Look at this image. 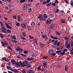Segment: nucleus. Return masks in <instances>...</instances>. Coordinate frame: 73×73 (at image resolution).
<instances>
[{"label": "nucleus", "mask_w": 73, "mask_h": 73, "mask_svg": "<svg viewBox=\"0 0 73 73\" xmlns=\"http://www.w3.org/2000/svg\"><path fill=\"white\" fill-rule=\"evenodd\" d=\"M1 31L3 33H5L6 34H7L8 33V31L6 30V29L4 27H3L1 29Z\"/></svg>", "instance_id": "obj_1"}, {"label": "nucleus", "mask_w": 73, "mask_h": 73, "mask_svg": "<svg viewBox=\"0 0 73 73\" xmlns=\"http://www.w3.org/2000/svg\"><path fill=\"white\" fill-rule=\"evenodd\" d=\"M1 43L4 46H8V45H9V44H8V43L7 42V41H4L3 42V41L2 40H1Z\"/></svg>", "instance_id": "obj_2"}, {"label": "nucleus", "mask_w": 73, "mask_h": 73, "mask_svg": "<svg viewBox=\"0 0 73 73\" xmlns=\"http://www.w3.org/2000/svg\"><path fill=\"white\" fill-rule=\"evenodd\" d=\"M42 15L40 14L38 17V19H39L40 21H42V20H44L43 17H42Z\"/></svg>", "instance_id": "obj_3"}, {"label": "nucleus", "mask_w": 73, "mask_h": 73, "mask_svg": "<svg viewBox=\"0 0 73 73\" xmlns=\"http://www.w3.org/2000/svg\"><path fill=\"white\" fill-rule=\"evenodd\" d=\"M52 22V20H50V19H48L46 22V24H50V23Z\"/></svg>", "instance_id": "obj_4"}, {"label": "nucleus", "mask_w": 73, "mask_h": 73, "mask_svg": "<svg viewBox=\"0 0 73 73\" xmlns=\"http://www.w3.org/2000/svg\"><path fill=\"white\" fill-rule=\"evenodd\" d=\"M11 70L13 71V72H14L15 73H19V70H17V69H11Z\"/></svg>", "instance_id": "obj_5"}, {"label": "nucleus", "mask_w": 73, "mask_h": 73, "mask_svg": "<svg viewBox=\"0 0 73 73\" xmlns=\"http://www.w3.org/2000/svg\"><path fill=\"white\" fill-rule=\"evenodd\" d=\"M43 66L44 68H46L47 67V64H46V62L45 61H44L43 63Z\"/></svg>", "instance_id": "obj_6"}, {"label": "nucleus", "mask_w": 73, "mask_h": 73, "mask_svg": "<svg viewBox=\"0 0 73 73\" xmlns=\"http://www.w3.org/2000/svg\"><path fill=\"white\" fill-rule=\"evenodd\" d=\"M15 67H20V64H19V62H16L15 63Z\"/></svg>", "instance_id": "obj_7"}, {"label": "nucleus", "mask_w": 73, "mask_h": 73, "mask_svg": "<svg viewBox=\"0 0 73 73\" xmlns=\"http://www.w3.org/2000/svg\"><path fill=\"white\" fill-rule=\"evenodd\" d=\"M11 62L13 64V65H15L16 62L15 61V60H14L12 59L11 60Z\"/></svg>", "instance_id": "obj_8"}, {"label": "nucleus", "mask_w": 73, "mask_h": 73, "mask_svg": "<svg viewBox=\"0 0 73 73\" xmlns=\"http://www.w3.org/2000/svg\"><path fill=\"white\" fill-rule=\"evenodd\" d=\"M42 38H45L46 39V40H47V36H46L44 34V35H42Z\"/></svg>", "instance_id": "obj_9"}, {"label": "nucleus", "mask_w": 73, "mask_h": 73, "mask_svg": "<svg viewBox=\"0 0 73 73\" xmlns=\"http://www.w3.org/2000/svg\"><path fill=\"white\" fill-rule=\"evenodd\" d=\"M18 18V20L19 21H22V19H21V18H20V16L19 15L17 16Z\"/></svg>", "instance_id": "obj_10"}, {"label": "nucleus", "mask_w": 73, "mask_h": 73, "mask_svg": "<svg viewBox=\"0 0 73 73\" xmlns=\"http://www.w3.org/2000/svg\"><path fill=\"white\" fill-rule=\"evenodd\" d=\"M48 53L52 55V53H54V51L53 50H50L48 51Z\"/></svg>", "instance_id": "obj_11"}, {"label": "nucleus", "mask_w": 73, "mask_h": 73, "mask_svg": "<svg viewBox=\"0 0 73 73\" xmlns=\"http://www.w3.org/2000/svg\"><path fill=\"white\" fill-rule=\"evenodd\" d=\"M27 4H25L23 7V9L24 10H26L27 9Z\"/></svg>", "instance_id": "obj_12"}, {"label": "nucleus", "mask_w": 73, "mask_h": 73, "mask_svg": "<svg viewBox=\"0 0 73 73\" xmlns=\"http://www.w3.org/2000/svg\"><path fill=\"white\" fill-rule=\"evenodd\" d=\"M49 16L51 18H52V17H54V14H51L49 15Z\"/></svg>", "instance_id": "obj_13"}, {"label": "nucleus", "mask_w": 73, "mask_h": 73, "mask_svg": "<svg viewBox=\"0 0 73 73\" xmlns=\"http://www.w3.org/2000/svg\"><path fill=\"white\" fill-rule=\"evenodd\" d=\"M21 26L23 28H26V24L25 23H22L21 24Z\"/></svg>", "instance_id": "obj_14"}, {"label": "nucleus", "mask_w": 73, "mask_h": 73, "mask_svg": "<svg viewBox=\"0 0 73 73\" xmlns=\"http://www.w3.org/2000/svg\"><path fill=\"white\" fill-rule=\"evenodd\" d=\"M7 69L8 70H11V69H13V68H12L11 67L9 66H7Z\"/></svg>", "instance_id": "obj_15"}, {"label": "nucleus", "mask_w": 73, "mask_h": 73, "mask_svg": "<svg viewBox=\"0 0 73 73\" xmlns=\"http://www.w3.org/2000/svg\"><path fill=\"white\" fill-rule=\"evenodd\" d=\"M27 73H33V71L32 70H28Z\"/></svg>", "instance_id": "obj_16"}, {"label": "nucleus", "mask_w": 73, "mask_h": 73, "mask_svg": "<svg viewBox=\"0 0 73 73\" xmlns=\"http://www.w3.org/2000/svg\"><path fill=\"white\" fill-rule=\"evenodd\" d=\"M51 4H52V3H47L46 4V7H50V6L51 5Z\"/></svg>", "instance_id": "obj_17"}, {"label": "nucleus", "mask_w": 73, "mask_h": 73, "mask_svg": "<svg viewBox=\"0 0 73 73\" xmlns=\"http://www.w3.org/2000/svg\"><path fill=\"white\" fill-rule=\"evenodd\" d=\"M33 60V58H27V60H28V61H32V60Z\"/></svg>", "instance_id": "obj_18"}, {"label": "nucleus", "mask_w": 73, "mask_h": 73, "mask_svg": "<svg viewBox=\"0 0 73 73\" xmlns=\"http://www.w3.org/2000/svg\"><path fill=\"white\" fill-rule=\"evenodd\" d=\"M54 25L53 24H51L50 25V28L51 29H53L54 28Z\"/></svg>", "instance_id": "obj_19"}, {"label": "nucleus", "mask_w": 73, "mask_h": 73, "mask_svg": "<svg viewBox=\"0 0 73 73\" xmlns=\"http://www.w3.org/2000/svg\"><path fill=\"white\" fill-rule=\"evenodd\" d=\"M25 63L26 64H27V65H29V62L27 60L25 61Z\"/></svg>", "instance_id": "obj_20"}, {"label": "nucleus", "mask_w": 73, "mask_h": 73, "mask_svg": "<svg viewBox=\"0 0 73 73\" xmlns=\"http://www.w3.org/2000/svg\"><path fill=\"white\" fill-rule=\"evenodd\" d=\"M57 42H58V40H55V42L53 43L54 45H57Z\"/></svg>", "instance_id": "obj_21"}, {"label": "nucleus", "mask_w": 73, "mask_h": 73, "mask_svg": "<svg viewBox=\"0 0 73 73\" xmlns=\"http://www.w3.org/2000/svg\"><path fill=\"white\" fill-rule=\"evenodd\" d=\"M66 47L67 49H69L70 48V43H69V44H68L67 46H66Z\"/></svg>", "instance_id": "obj_22"}, {"label": "nucleus", "mask_w": 73, "mask_h": 73, "mask_svg": "<svg viewBox=\"0 0 73 73\" xmlns=\"http://www.w3.org/2000/svg\"><path fill=\"white\" fill-rule=\"evenodd\" d=\"M33 41L35 43V44H37V40L36 39H33Z\"/></svg>", "instance_id": "obj_23"}, {"label": "nucleus", "mask_w": 73, "mask_h": 73, "mask_svg": "<svg viewBox=\"0 0 73 73\" xmlns=\"http://www.w3.org/2000/svg\"><path fill=\"white\" fill-rule=\"evenodd\" d=\"M26 65H27L25 64L24 62H22V65L21 66H22V67H24V66H26Z\"/></svg>", "instance_id": "obj_24"}, {"label": "nucleus", "mask_w": 73, "mask_h": 73, "mask_svg": "<svg viewBox=\"0 0 73 73\" xmlns=\"http://www.w3.org/2000/svg\"><path fill=\"white\" fill-rule=\"evenodd\" d=\"M48 56H43L42 57V58L43 60H44V59L46 60V59H47V58H48Z\"/></svg>", "instance_id": "obj_25"}, {"label": "nucleus", "mask_w": 73, "mask_h": 73, "mask_svg": "<svg viewBox=\"0 0 73 73\" xmlns=\"http://www.w3.org/2000/svg\"><path fill=\"white\" fill-rule=\"evenodd\" d=\"M15 50H16V51L17 52H18L19 51H20V48L17 47V48H16L15 49Z\"/></svg>", "instance_id": "obj_26"}, {"label": "nucleus", "mask_w": 73, "mask_h": 73, "mask_svg": "<svg viewBox=\"0 0 73 73\" xmlns=\"http://www.w3.org/2000/svg\"><path fill=\"white\" fill-rule=\"evenodd\" d=\"M64 40H69V38L67 36H64Z\"/></svg>", "instance_id": "obj_27"}, {"label": "nucleus", "mask_w": 73, "mask_h": 73, "mask_svg": "<svg viewBox=\"0 0 73 73\" xmlns=\"http://www.w3.org/2000/svg\"><path fill=\"white\" fill-rule=\"evenodd\" d=\"M31 25L32 27H35V23L32 22L31 24Z\"/></svg>", "instance_id": "obj_28"}, {"label": "nucleus", "mask_w": 73, "mask_h": 73, "mask_svg": "<svg viewBox=\"0 0 73 73\" xmlns=\"http://www.w3.org/2000/svg\"><path fill=\"white\" fill-rule=\"evenodd\" d=\"M40 47H41V48H43V47H44V46H45V44H40Z\"/></svg>", "instance_id": "obj_29"}, {"label": "nucleus", "mask_w": 73, "mask_h": 73, "mask_svg": "<svg viewBox=\"0 0 73 73\" xmlns=\"http://www.w3.org/2000/svg\"><path fill=\"white\" fill-rule=\"evenodd\" d=\"M26 0H21L20 1V3H24L25 2V1Z\"/></svg>", "instance_id": "obj_30"}, {"label": "nucleus", "mask_w": 73, "mask_h": 73, "mask_svg": "<svg viewBox=\"0 0 73 73\" xmlns=\"http://www.w3.org/2000/svg\"><path fill=\"white\" fill-rule=\"evenodd\" d=\"M61 22L62 23H65V21L64 19H61Z\"/></svg>", "instance_id": "obj_31"}, {"label": "nucleus", "mask_w": 73, "mask_h": 73, "mask_svg": "<svg viewBox=\"0 0 73 73\" xmlns=\"http://www.w3.org/2000/svg\"><path fill=\"white\" fill-rule=\"evenodd\" d=\"M56 34L57 35H61V33H60L58 32L57 31H56Z\"/></svg>", "instance_id": "obj_32"}, {"label": "nucleus", "mask_w": 73, "mask_h": 73, "mask_svg": "<svg viewBox=\"0 0 73 73\" xmlns=\"http://www.w3.org/2000/svg\"><path fill=\"white\" fill-rule=\"evenodd\" d=\"M24 54H28V52L27 51L25 50L24 51Z\"/></svg>", "instance_id": "obj_33"}, {"label": "nucleus", "mask_w": 73, "mask_h": 73, "mask_svg": "<svg viewBox=\"0 0 73 73\" xmlns=\"http://www.w3.org/2000/svg\"><path fill=\"white\" fill-rule=\"evenodd\" d=\"M2 59H3L5 61H7V59H6V58L5 57H3Z\"/></svg>", "instance_id": "obj_34"}, {"label": "nucleus", "mask_w": 73, "mask_h": 73, "mask_svg": "<svg viewBox=\"0 0 73 73\" xmlns=\"http://www.w3.org/2000/svg\"><path fill=\"white\" fill-rule=\"evenodd\" d=\"M56 53L57 54H58V53H61V51H58V50H57L56 52Z\"/></svg>", "instance_id": "obj_35"}, {"label": "nucleus", "mask_w": 73, "mask_h": 73, "mask_svg": "<svg viewBox=\"0 0 73 73\" xmlns=\"http://www.w3.org/2000/svg\"><path fill=\"white\" fill-rule=\"evenodd\" d=\"M12 42H14V43L15 44H16V43L17 42V40H12Z\"/></svg>", "instance_id": "obj_36"}, {"label": "nucleus", "mask_w": 73, "mask_h": 73, "mask_svg": "<svg viewBox=\"0 0 73 73\" xmlns=\"http://www.w3.org/2000/svg\"><path fill=\"white\" fill-rule=\"evenodd\" d=\"M63 52H68V49H64V50L63 51Z\"/></svg>", "instance_id": "obj_37"}, {"label": "nucleus", "mask_w": 73, "mask_h": 73, "mask_svg": "<svg viewBox=\"0 0 73 73\" xmlns=\"http://www.w3.org/2000/svg\"><path fill=\"white\" fill-rule=\"evenodd\" d=\"M8 24H9V25H11V26L12 25V23H11V22L10 21H8Z\"/></svg>", "instance_id": "obj_38"}, {"label": "nucleus", "mask_w": 73, "mask_h": 73, "mask_svg": "<svg viewBox=\"0 0 73 73\" xmlns=\"http://www.w3.org/2000/svg\"><path fill=\"white\" fill-rule=\"evenodd\" d=\"M71 5L72 6H73V0H71Z\"/></svg>", "instance_id": "obj_39"}, {"label": "nucleus", "mask_w": 73, "mask_h": 73, "mask_svg": "<svg viewBox=\"0 0 73 73\" xmlns=\"http://www.w3.org/2000/svg\"><path fill=\"white\" fill-rule=\"evenodd\" d=\"M21 55L22 56V57H26V56H25V55L23 54H21Z\"/></svg>", "instance_id": "obj_40"}, {"label": "nucleus", "mask_w": 73, "mask_h": 73, "mask_svg": "<svg viewBox=\"0 0 73 73\" xmlns=\"http://www.w3.org/2000/svg\"><path fill=\"white\" fill-rule=\"evenodd\" d=\"M63 49H64V48H63V47H61L60 48L59 50H60V51H61H61H62V50H63Z\"/></svg>", "instance_id": "obj_41"}, {"label": "nucleus", "mask_w": 73, "mask_h": 73, "mask_svg": "<svg viewBox=\"0 0 73 73\" xmlns=\"http://www.w3.org/2000/svg\"><path fill=\"white\" fill-rule=\"evenodd\" d=\"M59 11V9H56V11H55V12L56 13H58V11Z\"/></svg>", "instance_id": "obj_42"}, {"label": "nucleus", "mask_w": 73, "mask_h": 73, "mask_svg": "<svg viewBox=\"0 0 73 73\" xmlns=\"http://www.w3.org/2000/svg\"><path fill=\"white\" fill-rule=\"evenodd\" d=\"M26 33H25V32H23L22 33V34L23 35V36H26Z\"/></svg>", "instance_id": "obj_43"}, {"label": "nucleus", "mask_w": 73, "mask_h": 73, "mask_svg": "<svg viewBox=\"0 0 73 73\" xmlns=\"http://www.w3.org/2000/svg\"><path fill=\"white\" fill-rule=\"evenodd\" d=\"M68 67L66 66L65 68V71H67L68 70Z\"/></svg>", "instance_id": "obj_44"}, {"label": "nucleus", "mask_w": 73, "mask_h": 73, "mask_svg": "<svg viewBox=\"0 0 73 73\" xmlns=\"http://www.w3.org/2000/svg\"><path fill=\"white\" fill-rule=\"evenodd\" d=\"M7 31L8 32V33H11V30L9 29H7Z\"/></svg>", "instance_id": "obj_45"}, {"label": "nucleus", "mask_w": 73, "mask_h": 73, "mask_svg": "<svg viewBox=\"0 0 73 73\" xmlns=\"http://www.w3.org/2000/svg\"><path fill=\"white\" fill-rule=\"evenodd\" d=\"M67 4H69V2H68V0H64Z\"/></svg>", "instance_id": "obj_46"}, {"label": "nucleus", "mask_w": 73, "mask_h": 73, "mask_svg": "<svg viewBox=\"0 0 73 73\" xmlns=\"http://www.w3.org/2000/svg\"><path fill=\"white\" fill-rule=\"evenodd\" d=\"M46 3H47V2H46V1H45L44 2H42V4H46Z\"/></svg>", "instance_id": "obj_47"}, {"label": "nucleus", "mask_w": 73, "mask_h": 73, "mask_svg": "<svg viewBox=\"0 0 73 73\" xmlns=\"http://www.w3.org/2000/svg\"><path fill=\"white\" fill-rule=\"evenodd\" d=\"M32 11V9L30 8L29 9V12H31Z\"/></svg>", "instance_id": "obj_48"}, {"label": "nucleus", "mask_w": 73, "mask_h": 73, "mask_svg": "<svg viewBox=\"0 0 73 73\" xmlns=\"http://www.w3.org/2000/svg\"><path fill=\"white\" fill-rule=\"evenodd\" d=\"M27 29H28V30H31V28L30 26L27 27Z\"/></svg>", "instance_id": "obj_49"}, {"label": "nucleus", "mask_w": 73, "mask_h": 73, "mask_svg": "<svg viewBox=\"0 0 73 73\" xmlns=\"http://www.w3.org/2000/svg\"><path fill=\"white\" fill-rule=\"evenodd\" d=\"M29 37L31 39H33V38H34L32 36H31V35H29Z\"/></svg>", "instance_id": "obj_50"}, {"label": "nucleus", "mask_w": 73, "mask_h": 73, "mask_svg": "<svg viewBox=\"0 0 73 73\" xmlns=\"http://www.w3.org/2000/svg\"><path fill=\"white\" fill-rule=\"evenodd\" d=\"M31 64H30L27 66V68H29V67H31Z\"/></svg>", "instance_id": "obj_51"}, {"label": "nucleus", "mask_w": 73, "mask_h": 73, "mask_svg": "<svg viewBox=\"0 0 73 73\" xmlns=\"http://www.w3.org/2000/svg\"><path fill=\"white\" fill-rule=\"evenodd\" d=\"M41 66H39L38 68H37V69H38V70H41Z\"/></svg>", "instance_id": "obj_52"}, {"label": "nucleus", "mask_w": 73, "mask_h": 73, "mask_svg": "<svg viewBox=\"0 0 73 73\" xmlns=\"http://www.w3.org/2000/svg\"><path fill=\"white\" fill-rule=\"evenodd\" d=\"M0 23L1 24V27H3V22L1 21H0Z\"/></svg>", "instance_id": "obj_53"}, {"label": "nucleus", "mask_w": 73, "mask_h": 73, "mask_svg": "<svg viewBox=\"0 0 73 73\" xmlns=\"http://www.w3.org/2000/svg\"><path fill=\"white\" fill-rule=\"evenodd\" d=\"M68 41H66V46H67V45L69 44V43L68 44Z\"/></svg>", "instance_id": "obj_54"}, {"label": "nucleus", "mask_w": 73, "mask_h": 73, "mask_svg": "<svg viewBox=\"0 0 73 73\" xmlns=\"http://www.w3.org/2000/svg\"><path fill=\"white\" fill-rule=\"evenodd\" d=\"M60 42H58L57 44L56 45L57 46H59V45H60Z\"/></svg>", "instance_id": "obj_55"}, {"label": "nucleus", "mask_w": 73, "mask_h": 73, "mask_svg": "<svg viewBox=\"0 0 73 73\" xmlns=\"http://www.w3.org/2000/svg\"><path fill=\"white\" fill-rule=\"evenodd\" d=\"M55 3H58L59 2H58V0H56L55 1H54Z\"/></svg>", "instance_id": "obj_56"}, {"label": "nucleus", "mask_w": 73, "mask_h": 73, "mask_svg": "<svg viewBox=\"0 0 73 73\" xmlns=\"http://www.w3.org/2000/svg\"><path fill=\"white\" fill-rule=\"evenodd\" d=\"M7 48L9 49V50H11V47L9 46H7Z\"/></svg>", "instance_id": "obj_57"}, {"label": "nucleus", "mask_w": 73, "mask_h": 73, "mask_svg": "<svg viewBox=\"0 0 73 73\" xmlns=\"http://www.w3.org/2000/svg\"><path fill=\"white\" fill-rule=\"evenodd\" d=\"M0 36H1V38H3V35L2 33L0 34Z\"/></svg>", "instance_id": "obj_58"}, {"label": "nucleus", "mask_w": 73, "mask_h": 73, "mask_svg": "<svg viewBox=\"0 0 73 73\" xmlns=\"http://www.w3.org/2000/svg\"><path fill=\"white\" fill-rule=\"evenodd\" d=\"M51 55L52 56H55V55H56V54L55 53H53Z\"/></svg>", "instance_id": "obj_59"}, {"label": "nucleus", "mask_w": 73, "mask_h": 73, "mask_svg": "<svg viewBox=\"0 0 73 73\" xmlns=\"http://www.w3.org/2000/svg\"><path fill=\"white\" fill-rule=\"evenodd\" d=\"M23 73H26V70H23L22 71Z\"/></svg>", "instance_id": "obj_60"}, {"label": "nucleus", "mask_w": 73, "mask_h": 73, "mask_svg": "<svg viewBox=\"0 0 73 73\" xmlns=\"http://www.w3.org/2000/svg\"><path fill=\"white\" fill-rule=\"evenodd\" d=\"M48 17V15H46V16L44 17L43 18L44 19H47Z\"/></svg>", "instance_id": "obj_61"}, {"label": "nucleus", "mask_w": 73, "mask_h": 73, "mask_svg": "<svg viewBox=\"0 0 73 73\" xmlns=\"http://www.w3.org/2000/svg\"><path fill=\"white\" fill-rule=\"evenodd\" d=\"M16 26H19L20 25V23H18L16 24Z\"/></svg>", "instance_id": "obj_62"}, {"label": "nucleus", "mask_w": 73, "mask_h": 73, "mask_svg": "<svg viewBox=\"0 0 73 73\" xmlns=\"http://www.w3.org/2000/svg\"><path fill=\"white\" fill-rule=\"evenodd\" d=\"M19 62V64L21 65V66H22V63H21V61H20Z\"/></svg>", "instance_id": "obj_63"}, {"label": "nucleus", "mask_w": 73, "mask_h": 73, "mask_svg": "<svg viewBox=\"0 0 73 73\" xmlns=\"http://www.w3.org/2000/svg\"><path fill=\"white\" fill-rule=\"evenodd\" d=\"M52 6H56V4L54 3H52Z\"/></svg>", "instance_id": "obj_64"}]
</instances>
